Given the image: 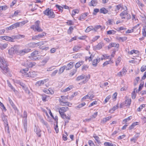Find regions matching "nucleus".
Returning a JSON list of instances; mask_svg holds the SVG:
<instances>
[{"label":"nucleus","mask_w":146,"mask_h":146,"mask_svg":"<svg viewBox=\"0 0 146 146\" xmlns=\"http://www.w3.org/2000/svg\"><path fill=\"white\" fill-rule=\"evenodd\" d=\"M0 67L4 73L7 72L9 70L7 67V62L3 57L0 56Z\"/></svg>","instance_id":"f257e3e1"},{"label":"nucleus","mask_w":146,"mask_h":146,"mask_svg":"<svg viewBox=\"0 0 146 146\" xmlns=\"http://www.w3.org/2000/svg\"><path fill=\"white\" fill-rule=\"evenodd\" d=\"M28 70V68H27L25 69H23L21 70L20 72L23 73H25L24 75L26 77H31L34 78L36 77L37 74L36 72L35 71H31L29 72V73L26 74V72Z\"/></svg>","instance_id":"f03ea898"},{"label":"nucleus","mask_w":146,"mask_h":146,"mask_svg":"<svg viewBox=\"0 0 146 146\" xmlns=\"http://www.w3.org/2000/svg\"><path fill=\"white\" fill-rule=\"evenodd\" d=\"M23 117L25 119L23 120L24 129L25 133L27 130V113L26 111H24L23 115Z\"/></svg>","instance_id":"7ed1b4c3"},{"label":"nucleus","mask_w":146,"mask_h":146,"mask_svg":"<svg viewBox=\"0 0 146 146\" xmlns=\"http://www.w3.org/2000/svg\"><path fill=\"white\" fill-rule=\"evenodd\" d=\"M67 99V97L65 96H61V99H59V102L60 104L62 106H70L68 103H69V102H67L66 101V99Z\"/></svg>","instance_id":"20e7f679"},{"label":"nucleus","mask_w":146,"mask_h":146,"mask_svg":"<svg viewBox=\"0 0 146 146\" xmlns=\"http://www.w3.org/2000/svg\"><path fill=\"white\" fill-rule=\"evenodd\" d=\"M43 13L48 16L49 18H54L55 16L54 12L51 9L50 10L49 8L44 11Z\"/></svg>","instance_id":"39448f33"},{"label":"nucleus","mask_w":146,"mask_h":146,"mask_svg":"<svg viewBox=\"0 0 146 146\" xmlns=\"http://www.w3.org/2000/svg\"><path fill=\"white\" fill-rule=\"evenodd\" d=\"M2 119L3 120L4 123H5V131H7L8 133H9V127L8 126V123L7 121V119L6 118H5V117H4V114L2 115Z\"/></svg>","instance_id":"423d86ee"},{"label":"nucleus","mask_w":146,"mask_h":146,"mask_svg":"<svg viewBox=\"0 0 146 146\" xmlns=\"http://www.w3.org/2000/svg\"><path fill=\"white\" fill-rule=\"evenodd\" d=\"M69 109L68 108L66 107H62L59 108V112L60 115L64 114V113Z\"/></svg>","instance_id":"0eeeda50"},{"label":"nucleus","mask_w":146,"mask_h":146,"mask_svg":"<svg viewBox=\"0 0 146 146\" xmlns=\"http://www.w3.org/2000/svg\"><path fill=\"white\" fill-rule=\"evenodd\" d=\"M38 51L35 50L31 54V59L33 60L34 59L35 60H36L38 59V58L37 57H35V58H34V57H36V55L38 54Z\"/></svg>","instance_id":"6e6552de"},{"label":"nucleus","mask_w":146,"mask_h":146,"mask_svg":"<svg viewBox=\"0 0 146 146\" xmlns=\"http://www.w3.org/2000/svg\"><path fill=\"white\" fill-rule=\"evenodd\" d=\"M31 49L29 48H25L23 50H20L19 51V53L21 55H23L25 53L29 52Z\"/></svg>","instance_id":"1a4fd4ad"},{"label":"nucleus","mask_w":146,"mask_h":146,"mask_svg":"<svg viewBox=\"0 0 146 146\" xmlns=\"http://www.w3.org/2000/svg\"><path fill=\"white\" fill-rule=\"evenodd\" d=\"M74 63L73 62H70L66 66V70H69L72 68L73 67Z\"/></svg>","instance_id":"9d476101"},{"label":"nucleus","mask_w":146,"mask_h":146,"mask_svg":"<svg viewBox=\"0 0 146 146\" xmlns=\"http://www.w3.org/2000/svg\"><path fill=\"white\" fill-rule=\"evenodd\" d=\"M47 79L44 80H40L37 82L36 85L37 86H39L43 85L44 83H45L47 81Z\"/></svg>","instance_id":"9b49d317"},{"label":"nucleus","mask_w":146,"mask_h":146,"mask_svg":"<svg viewBox=\"0 0 146 146\" xmlns=\"http://www.w3.org/2000/svg\"><path fill=\"white\" fill-rule=\"evenodd\" d=\"M128 12L127 10H125L122 11L120 14V16L121 17V19H125V17L124 16L127 15Z\"/></svg>","instance_id":"f8f14e48"},{"label":"nucleus","mask_w":146,"mask_h":146,"mask_svg":"<svg viewBox=\"0 0 146 146\" xmlns=\"http://www.w3.org/2000/svg\"><path fill=\"white\" fill-rule=\"evenodd\" d=\"M119 44H116L115 43H110L108 45L109 48H111L112 47H116L117 48L119 47Z\"/></svg>","instance_id":"ddd939ff"},{"label":"nucleus","mask_w":146,"mask_h":146,"mask_svg":"<svg viewBox=\"0 0 146 146\" xmlns=\"http://www.w3.org/2000/svg\"><path fill=\"white\" fill-rule=\"evenodd\" d=\"M9 52L11 54H15L17 52L16 48V47L11 48L9 50Z\"/></svg>","instance_id":"4468645a"},{"label":"nucleus","mask_w":146,"mask_h":146,"mask_svg":"<svg viewBox=\"0 0 146 146\" xmlns=\"http://www.w3.org/2000/svg\"><path fill=\"white\" fill-rule=\"evenodd\" d=\"M35 63L34 62H27L26 64H25V65L26 66H27L29 67H32L33 66H35Z\"/></svg>","instance_id":"2eb2a0df"},{"label":"nucleus","mask_w":146,"mask_h":146,"mask_svg":"<svg viewBox=\"0 0 146 146\" xmlns=\"http://www.w3.org/2000/svg\"><path fill=\"white\" fill-rule=\"evenodd\" d=\"M40 21H36L35 23V25H32L31 27V28L33 29V30H34V28L36 27H39L40 24Z\"/></svg>","instance_id":"dca6fc26"},{"label":"nucleus","mask_w":146,"mask_h":146,"mask_svg":"<svg viewBox=\"0 0 146 146\" xmlns=\"http://www.w3.org/2000/svg\"><path fill=\"white\" fill-rule=\"evenodd\" d=\"M104 46V44L103 42H101L99 43L96 46V47L97 49L99 50L101 49Z\"/></svg>","instance_id":"f3484780"},{"label":"nucleus","mask_w":146,"mask_h":146,"mask_svg":"<svg viewBox=\"0 0 146 146\" xmlns=\"http://www.w3.org/2000/svg\"><path fill=\"white\" fill-rule=\"evenodd\" d=\"M100 60V58H97L96 59L94 60L92 63V65L95 66H96L98 63L99 62Z\"/></svg>","instance_id":"a211bd4d"},{"label":"nucleus","mask_w":146,"mask_h":146,"mask_svg":"<svg viewBox=\"0 0 146 146\" xmlns=\"http://www.w3.org/2000/svg\"><path fill=\"white\" fill-rule=\"evenodd\" d=\"M113 63V62L111 60V58H110V60L109 61H106L104 63L103 66H104L108 64H112Z\"/></svg>","instance_id":"6ab92c4d"},{"label":"nucleus","mask_w":146,"mask_h":146,"mask_svg":"<svg viewBox=\"0 0 146 146\" xmlns=\"http://www.w3.org/2000/svg\"><path fill=\"white\" fill-rule=\"evenodd\" d=\"M87 95L88 96V99H90L91 100H92V98H94V96L92 92H89Z\"/></svg>","instance_id":"aec40b11"},{"label":"nucleus","mask_w":146,"mask_h":146,"mask_svg":"<svg viewBox=\"0 0 146 146\" xmlns=\"http://www.w3.org/2000/svg\"><path fill=\"white\" fill-rule=\"evenodd\" d=\"M90 74H88L87 75H84V78L85 80L83 81V82L84 83H86L88 81L90 78Z\"/></svg>","instance_id":"412c9836"},{"label":"nucleus","mask_w":146,"mask_h":146,"mask_svg":"<svg viewBox=\"0 0 146 146\" xmlns=\"http://www.w3.org/2000/svg\"><path fill=\"white\" fill-rule=\"evenodd\" d=\"M65 69H66V66H64L61 67L59 69L58 74L60 75L62 73Z\"/></svg>","instance_id":"4be33fe9"},{"label":"nucleus","mask_w":146,"mask_h":146,"mask_svg":"<svg viewBox=\"0 0 146 146\" xmlns=\"http://www.w3.org/2000/svg\"><path fill=\"white\" fill-rule=\"evenodd\" d=\"M7 44L6 43L4 44L0 43V48L2 50L4 49L7 48Z\"/></svg>","instance_id":"5701e85b"},{"label":"nucleus","mask_w":146,"mask_h":146,"mask_svg":"<svg viewBox=\"0 0 146 146\" xmlns=\"http://www.w3.org/2000/svg\"><path fill=\"white\" fill-rule=\"evenodd\" d=\"M35 131L36 132L37 135L39 137H40L41 136L40 131L39 128H36L35 129Z\"/></svg>","instance_id":"b1692460"},{"label":"nucleus","mask_w":146,"mask_h":146,"mask_svg":"<svg viewBox=\"0 0 146 146\" xmlns=\"http://www.w3.org/2000/svg\"><path fill=\"white\" fill-rule=\"evenodd\" d=\"M83 63V61H81L77 62L75 65V67L76 68H78L80 67L81 65Z\"/></svg>","instance_id":"393cba45"},{"label":"nucleus","mask_w":146,"mask_h":146,"mask_svg":"<svg viewBox=\"0 0 146 146\" xmlns=\"http://www.w3.org/2000/svg\"><path fill=\"white\" fill-rule=\"evenodd\" d=\"M51 89L49 88L48 90L44 89L43 91L44 92L47 94H53V91L52 90V91L51 92Z\"/></svg>","instance_id":"a878e982"},{"label":"nucleus","mask_w":146,"mask_h":146,"mask_svg":"<svg viewBox=\"0 0 146 146\" xmlns=\"http://www.w3.org/2000/svg\"><path fill=\"white\" fill-rule=\"evenodd\" d=\"M85 104H86L85 103H84V102L82 103L81 104H79L77 106H76L75 107V108L76 109L78 110L80 108L83 107L84 106H85Z\"/></svg>","instance_id":"bb28decb"},{"label":"nucleus","mask_w":146,"mask_h":146,"mask_svg":"<svg viewBox=\"0 0 146 146\" xmlns=\"http://www.w3.org/2000/svg\"><path fill=\"white\" fill-rule=\"evenodd\" d=\"M84 74H82L80 76H78L76 78V80L77 81H79L82 80L84 78Z\"/></svg>","instance_id":"cd10ccee"},{"label":"nucleus","mask_w":146,"mask_h":146,"mask_svg":"<svg viewBox=\"0 0 146 146\" xmlns=\"http://www.w3.org/2000/svg\"><path fill=\"white\" fill-rule=\"evenodd\" d=\"M61 116L62 118L65 119L70 120V116H67L65 113L61 115Z\"/></svg>","instance_id":"c85d7f7f"},{"label":"nucleus","mask_w":146,"mask_h":146,"mask_svg":"<svg viewBox=\"0 0 146 146\" xmlns=\"http://www.w3.org/2000/svg\"><path fill=\"white\" fill-rule=\"evenodd\" d=\"M116 33V31L114 30H110L107 31V34L108 35H114Z\"/></svg>","instance_id":"c756f323"},{"label":"nucleus","mask_w":146,"mask_h":146,"mask_svg":"<svg viewBox=\"0 0 146 146\" xmlns=\"http://www.w3.org/2000/svg\"><path fill=\"white\" fill-rule=\"evenodd\" d=\"M33 30L35 32L37 31L38 32H41L43 31L40 27H36L34 28V30Z\"/></svg>","instance_id":"7c9ffc66"},{"label":"nucleus","mask_w":146,"mask_h":146,"mask_svg":"<svg viewBox=\"0 0 146 146\" xmlns=\"http://www.w3.org/2000/svg\"><path fill=\"white\" fill-rule=\"evenodd\" d=\"M108 12V11L104 8H102L100 9V13L104 14L107 13Z\"/></svg>","instance_id":"2f4dec72"},{"label":"nucleus","mask_w":146,"mask_h":146,"mask_svg":"<svg viewBox=\"0 0 146 146\" xmlns=\"http://www.w3.org/2000/svg\"><path fill=\"white\" fill-rule=\"evenodd\" d=\"M146 26H144L142 29V35L143 36H146Z\"/></svg>","instance_id":"473e14b6"},{"label":"nucleus","mask_w":146,"mask_h":146,"mask_svg":"<svg viewBox=\"0 0 146 146\" xmlns=\"http://www.w3.org/2000/svg\"><path fill=\"white\" fill-rule=\"evenodd\" d=\"M73 88V86H69L68 87L64 89L63 90L62 92H66L67 91H69L71 89H72Z\"/></svg>","instance_id":"72a5a7b5"},{"label":"nucleus","mask_w":146,"mask_h":146,"mask_svg":"<svg viewBox=\"0 0 146 146\" xmlns=\"http://www.w3.org/2000/svg\"><path fill=\"white\" fill-rule=\"evenodd\" d=\"M127 37L125 36L122 37H119L117 38L118 39L119 41H121L122 42H124L125 40H126V39H127Z\"/></svg>","instance_id":"f704fd0d"},{"label":"nucleus","mask_w":146,"mask_h":146,"mask_svg":"<svg viewBox=\"0 0 146 146\" xmlns=\"http://www.w3.org/2000/svg\"><path fill=\"white\" fill-rule=\"evenodd\" d=\"M40 121L46 127H48V125L47 123L44 121L42 118H40Z\"/></svg>","instance_id":"c9c22d12"},{"label":"nucleus","mask_w":146,"mask_h":146,"mask_svg":"<svg viewBox=\"0 0 146 146\" xmlns=\"http://www.w3.org/2000/svg\"><path fill=\"white\" fill-rule=\"evenodd\" d=\"M93 30V27L92 26H89L88 27L86 30H85V32L86 33L89 32L91 30Z\"/></svg>","instance_id":"e433bc0d"},{"label":"nucleus","mask_w":146,"mask_h":146,"mask_svg":"<svg viewBox=\"0 0 146 146\" xmlns=\"http://www.w3.org/2000/svg\"><path fill=\"white\" fill-rule=\"evenodd\" d=\"M100 29L101 30H102L103 28H102V27L100 25H97L95 26L94 28L93 29V30L94 31H96L98 29Z\"/></svg>","instance_id":"4c0bfd02"},{"label":"nucleus","mask_w":146,"mask_h":146,"mask_svg":"<svg viewBox=\"0 0 146 146\" xmlns=\"http://www.w3.org/2000/svg\"><path fill=\"white\" fill-rule=\"evenodd\" d=\"M42 99L43 101L45 102L47 100V98L48 97L45 95H41Z\"/></svg>","instance_id":"58836bf2"},{"label":"nucleus","mask_w":146,"mask_h":146,"mask_svg":"<svg viewBox=\"0 0 146 146\" xmlns=\"http://www.w3.org/2000/svg\"><path fill=\"white\" fill-rule=\"evenodd\" d=\"M111 117L110 116H109L107 117L104 118L102 120V121L103 123L106 122L107 121H108L110 119H111Z\"/></svg>","instance_id":"ea45409f"},{"label":"nucleus","mask_w":146,"mask_h":146,"mask_svg":"<svg viewBox=\"0 0 146 146\" xmlns=\"http://www.w3.org/2000/svg\"><path fill=\"white\" fill-rule=\"evenodd\" d=\"M5 40L8 41H11V42H13V38H11V37L8 36H5Z\"/></svg>","instance_id":"a19ab883"},{"label":"nucleus","mask_w":146,"mask_h":146,"mask_svg":"<svg viewBox=\"0 0 146 146\" xmlns=\"http://www.w3.org/2000/svg\"><path fill=\"white\" fill-rule=\"evenodd\" d=\"M125 102V104H127L126 105H128L129 106L131 104V99H127Z\"/></svg>","instance_id":"79ce46f5"},{"label":"nucleus","mask_w":146,"mask_h":146,"mask_svg":"<svg viewBox=\"0 0 146 146\" xmlns=\"http://www.w3.org/2000/svg\"><path fill=\"white\" fill-rule=\"evenodd\" d=\"M136 2L139 6H140L141 7H143L144 6V5L139 0H136Z\"/></svg>","instance_id":"37998d69"},{"label":"nucleus","mask_w":146,"mask_h":146,"mask_svg":"<svg viewBox=\"0 0 146 146\" xmlns=\"http://www.w3.org/2000/svg\"><path fill=\"white\" fill-rule=\"evenodd\" d=\"M77 71V69H74L69 74V76L71 77L73 76L74 74Z\"/></svg>","instance_id":"c03bdc74"},{"label":"nucleus","mask_w":146,"mask_h":146,"mask_svg":"<svg viewBox=\"0 0 146 146\" xmlns=\"http://www.w3.org/2000/svg\"><path fill=\"white\" fill-rule=\"evenodd\" d=\"M143 85H144L143 84H140L139 86V89H138V90L137 91V90H136H136L137 92L138 93L140 91H141V90L142 88L143 87Z\"/></svg>","instance_id":"a18cd8bd"},{"label":"nucleus","mask_w":146,"mask_h":146,"mask_svg":"<svg viewBox=\"0 0 146 146\" xmlns=\"http://www.w3.org/2000/svg\"><path fill=\"white\" fill-rule=\"evenodd\" d=\"M88 68V66L87 65H84L82 66V70L83 71L87 70Z\"/></svg>","instance_id":"49530a36"},{"label":"nucleus","mask_w":146,"mask_h":146,"mask_svg":"<svg viewBox=\"0 0 146 146\" xmlns=\"http://www.w3.org/2000/svg\"><path fill=\"white\" fill-rule=\"evenodd\" d=\"M73 29V27L71 26L70 27L67 31L68 34H71L72 32Z\"/></svg>","instance_id":"de8ad7c7"},{"label":"nucleus","mask_w":146,"mask_h":146,"mask_svg":"<svg viewBox=\"0 0 146 146\" xmlns=\"http://www.w3.org/2000/svg\"><path fill=\"white\" fill-rule=\"evenodd\" d=\"M121 58L120 57H119L117 58L115 62V64L116 66H117L119 64L121 61Z\"/></svg>","instance_id":"09e8293b"},{"label":"nucleus","mask_w":146,"mask_h":146,"mask_svg":"<svg viewBox=\"0 0 146 146\" xmlns=\"http://www.w3.org/2000/svg\"><path fill=\"white\" fill-rule=\"evenodd\" d=\"M91 6H95L96 5V0H92L91 2Z\"/></svg>","instance_id":"8fccbe9b"},{"label":"nucleus","mask_w":146,"mask_h":146,"mask_svg":"<svg viewBox=\"0 0 146 146\" xmlns=\"http://www.w3.org/2000/svg\"><path fill=\"white\" fill-rule=\"evenodd\" d=\"M136 90V88H135L134 89V90L132 92V98L133 99H134L136 97V94H135V90Z\"/></svg>","instance_id":"3c124183"},{"label":"nucleus","mask_w":146,"mask_h":146,"mask_svg":"<svg viewBox=\"0 0 146 146\" xmlns=\"http://www.w3.org/2000/svg\"><path fill=\"white\" fill-rule=\"evenodd\" d=\"M56 7L58 9L59 11H60L61 12H62V11L63 10V7H61L58 5H56Z\"/></svg>","instance_id":"603ef678"},{"label":"nucleus","mask_w":146,"mask_h":146,"mask_svg":"<svg viewBox=\"0 0 146 146\" xmlns=\"http://www.w3.org/2000/svg\"><path fill=\"white\" fill-rule=\"evenodd\" d=\"M145 105L143 104L141 105L140 107L137 109V110L138 111H140L141 110L143 109V108L144 107Z\"/></svg>","instance_id":"864d4df0"},{"label":"nucleus","mask_w":146,"mask_h":146,"mask_svg":"<svg viewBox=\"0 0 146 146\" xmlns=\"http://www.w3.org/2000/svg\"><path fill=\"white\" fill-rule=\"evenodd\" d=\"M80 48L78 46H75L73 48L74 51H77L80 49Z\"/></svg>","instance_id":"5fc2aeb1"},{"label":"nucleus","mask_w":146,"mask_h":146,"mask_svg":"<svg viewBox=\"0 0 146 146\" xmlns=\"http://www.w3.org/2000/svg\"><path fill=\"white\" fill-rule=\"evenodd\" d=\"M46 35V33H42L38 35L39 38H42L43 36Z\"/></svg>","instance_id":"6e6d98bb"},{"label":"nucleus","mask_w":146,"mask_h":146,"mask_svg":"<svg viewBox=\"0 0 146 146\" xmlns=\"http://www.w3.org/2000/svg\"><path fill=\"white\" fill-rule=\"evenodd\" d=\"M111 98V96L110 95H109L107 97L106 99H105L104 101V104L106 103Z\"/></svg>","instance_id":"4d7b16f0"},{"label":"nucleus","mask_w":146,"mask_h":146,"mask_svg":"<svg viewBox=\"0 0 146 146\" xmlns=\"http://www.w3.org/2000/svg\"><path fill=\"white\" fill-rule=\"evenodd\" d=\"M131 116H130L129 117H128L127 118L123 119V122H126L127 121H129V120H130L131 119Z\"/></svg>","instance_id":"13d9d810"},{"label":"nucleus","mask_w":146,"mask_h":146,"mask_svg":"<svg viewBox=\"0 0 146 146\" xmlns=\"http://www.w3.org/2000/svg\"><path fill=\"white\" fill-rule=\"evenodd\" d=\"M58 72V70H56L53 71L52 74H51V76H54L56 75V73Z\"/></svg>","instance_id":"bf43d9fd"},{"label":"nucleus","mask_w":146,"mask_h":146,"mask_svg":"<svg viewBox=\"0 0 146 146\" xmlns=\"http://www.w3.org/2000/svg\"><path fill=\"white\" fill-rule=\"evenodd\" d=\"M146 70V66H143L141 68V71L142 72L145 71Z\"/></svg>","instance_id":"052dcab7"},{"label":"nucleus","mask_w":146,"mask_h":146,"mask_svg":"<svg viewBox=\"0 0 146 146\" xmlns=\"http://www.w3.org/2000/svg\"><path fill=\"white\" fill-rule=\"evenodd\" d=\"M137 139V137H134L131 138L130 140L131 141H133L134 143H135Z\"/></svg>","instance_id":"680f3d73"},{"label":"nucleus","mask_w":146,"mask_h":146,"mask_svg":"<svg viewBox=\"0 0 146 146\" xmlns=\"http://www.w3.org/2000/svg\"><path fill=\"white\" fill-rule=\"evenodd\" d=\"M88 143L90 146H95V145L93 142L91 140L88 141Z\"/></svg>","instance_id":"e2e57ef3"},{"label":"nucleus","mask_w":146,"mask_h":146,"mask_svg":"<svg viewBox=\"0 0 146 146\" xmlns=\"http://www.w3.org/2000/svg\"><path fill=\"white\" fill-rule=\"evenodd\" d=\"M100 37L99 36H97L94 37L93 39H92V41L93 42H94L96 40H97Z\"/></svg>","instance_id":"0e129e2a"},{"label":"nucleus","mask_w":146,"mask_h":146,"mask_svg":"<svg viewBox=\"0 0 146 146\" xmlns=\"http://www.w3.org/2000/svg\"><path fill=\"white\" fill-rule=\"evenodd\" d=\"M85 16H86L85 15H84V14L82 15L79 18V20H82V19H84L85 17H86Z\"/></svg>","instance_id":"69168bd1"},{"label":"nucleus","mask_w":146,"mask_h":146,"mask_svg":"<svg viewBox=\"0 0 146 146\" xmlns=\"http://www.w3.org/2000/svg\"><path fill=\"white\" fill-rule=\"evenodd\" d=\"M93 137L94 138L95 140L97 142L99 143L100 141L99 140V137L98 136L94 135Z\"/></svg>","instance_id":"338daca9"},{"label":"nucleus","mask_w":146,"mask_h":146,"mask_svg":"<svg viewBox=\"0 0 146 146\" xmlns=\"http://www.w3.org/2000/svg\"><path fill=\"white\" fill-rule=\"evenodd\" d=\"M66 23L67 24L69 25H73L74 24V23L72 21L70 20L68 21Z\"/></svg>","instance_id":"774afa93"}]
</instances>
